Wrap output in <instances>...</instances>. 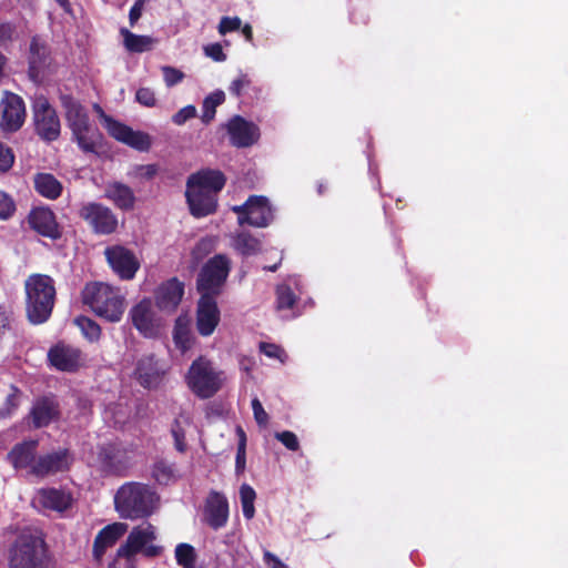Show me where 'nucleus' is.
Listing matches in <instances>:
<instances>
[{"mask_svg": "<svg viewBox=\"0 0 568 568\" xmlns=\"http://www.w3.org/2000/svg\"><path fill=\"white\" fill-rule=\"evenodd\" d=\"M184 295V283L178 277L163 282L155 292V304L162 311H175Z\"/></svg>", "mask_w": 568, "mask_h": 568, "instance_id": "obj_25", "label": "nucleus"}, {"mask_svg": "<svg viewBox=\"0 0 568 568\" xmlns=\"http://www.w3.org/2000/svg\"><path fill=\"white\" fill-rule=\"evenodd\" d=\"M186 203L194 217H204L215 213L217 209V194L186 186Z\"/></svg>", "mask_w": 568, "mask_h": 568, "instance_id": "obj_24", "label": "nucleus"}, {"mask_svg": "<svg viewBox=\"0 0 568 568\" xmlns=\"http://www.w3.org/2000/svg\"><path fill=\"white\" fill-rule=\"evenodd\" d=\"M151 476L158 484L169 485L176 479L175 464L159 459L152 466Z\"/></svg>", "mask_w": 568, "mask_h": 568, "instance_id": "obj_36", "label": "nucleus"}, {"mask_svg": "<svg viewBox=\"0 0 568 568\" xmlns=\"http://www.w3.org/2000/svg\"><path fill=\"white\" fill-rule=\"evenodd\" d=\"M105 197L111 200L116 207L123 211L132 210L135 203L132 189L121 182L110 183L105 187Z\"/></svg>", "mask_w": 568, "mask_h": 568, "instance_id": "obj_32", "label": "nucleus"}, {"mask_svg": "<svg viewBox=\"0 0 568 568\" xmlns=\"http://www.w3.org/2000/svg\"><path fill=\"white\" fill-rule=\"evenodd\" d=\"M191 392L201 399L213 397L223 386V372L204 356L194 359L185 375Z\"/></svg>", "mask_w": 568, "mask_h": 568, "instance_id": "obj_4", "label": "nucleus"}, {"mask_svg": "<svg viewBox=\"0 0 568 568\" xmlns=\"http://www.w3.org/2000/svg\"><path fill=\"white\" fill-rule=\"evenodd\" d=\"M24 291L27 318L34 325L45 323L55 303L54 280L47 274H31L24 282Z\"/></svg>", "mask_w": 568, "mask_h": 568, "instance_id": "obj_2", "label": "nucleus"}, {"mask_svg": "<svg viewBox=\"0 0 568 568\" xmlns=\"http://www.w3.org/2000/svg\"><path fill=\"white\" fill-rule=\"evenodd\" d=\"M128 525L123 523H113L103 527L95 536L93 541V557L100 561L108 548L113 547L116 541L125 534Z\"/></svg>", "mask_w": 568, "mask_h": 568, "instance_id": "obj_28", "label": "nucleus"}, {"mask_svg": "<svg viewBox=\"0 0 568 568\" xmlns=\"http://www.w3.org/2000/svg\"><path fill=\"white\" fill-rule=\"evenodd\" d=\"M26 104L23 99L8 92L0 102V128L6 132H16L24 123Z\"/></svg>", "mask_w": 568, "mask_h": 568, "instance_id": "obj_13", "label": "nucleus"}, {"mask_svg": "<svg viewBox=\"0 0 568 568\" xmlns=\"http://www.w3.org/2000/svg\"><path fill=\"white\" fill-rule=\"evenodd\" d=\"M169 367L155 355H144L135 364L133 376L146 389H158L163 383Z\"/></svg>", "mask_w": 568, "mask_h": 568, "instance_id": "obj_12", "label": "nucleus"}, {"mask_svg": "<svg viewBox=\"0 0 568 568\" xmlns=\"http://www.w3.org/2000/svg\"><path fill=\"white\" fill-rule=\"evenodd\" d=\"M29 416L34 428L47 427L59 418V404L53 396L39 397L34 400Z\"/></svg>", "mask_w": 568, "mask_h": 568, "instance_id": "obj_26", "label": "nucleus"}, {"mask_svg": "<svg viewBox=\"0 0 568 568\" xmlns=\"http://www.w3.org/2000/svg\"><path fill=\"white\" fill-rule=\"evenodd\" d=\"M196 116V108L192 104H189L181 110H179L172 116V122L176 125H183L186 121Z\"/></svg>", "mask_w": 568, "mask_h": 568, "instance_id": "obj_53", "label": "nucleus"}, {"mask_svg": "<svg viewBox=\"0 0 568 568\" xmlns=\"http://www.w3.org/2000/svg\"><path fill=\"white\" fill-rule=\"evenodd\" d=\"M104 256L113 273L123 281L133 280L141 266L135 253L120 244L105 247Z\"/></svg>", "mask_w": 568, "mask_h": 568, "instance_id": "obj_11", "label": "nucleus"}, {"mask_svg": "<svg viewBox=\"0 0 568 568\" xmlns=\"http://www.w3.org/2000/svg\"><path fill=\"white\" fill-rule=\"evenodd\" d=\"M28 224L38 234L51 240H58L62 235L55 214L49 207L32 209L28 215Z\"/></svg>", "mask_w": 568, "mask_h": 568, "instance_id": "obj_20", "label": "nucleus"}, {"mask_svg": "<svg viewBox=\"0 0 568 568\" xmlns=\"http://www.w3.org/2000/svg\"><path fill=\"white\" fill-rule=\"evenodd\" d=\"M51 366L61 372H75L82 365V351L78 347L59 342L48 352Z\"/></svg>", "mask_w": 568, "mask_h": 568, "instance_id": "obj_16", "label": "nucleus"}, {"mask_svg": "<svg viewBox=\"0 0 568 568\" xmlns=\"http://www.w3.org/2000/svg\"><path fill=\"white\" fill-rule=\"evenodd\" d=\"M204 53L215 62H223L226 60V54L219 42L205 45Z\"/></svg>", "mask_w": 568, "mask_h": 568, "instance_id": "obj_57", "label": "nucleus"}, {"mask_svg": "<svg viewBox=\"0 0 568 568\" xmlns=\"http://www.w3.org/2000/svg\"><path fill=\"white\" fill-rule=\"evenodd\" d=\"M159 501V495L148 484L130 481L123 484L114 496L116 511L124 519H143L151 516Z\"/></svg>", "mask_w": 568, "mask_h": 568, "instance_id": "obj_3", "label": "nucleus"}, {"mask_svg": "<svg viewBox=\"0 0 568 568\" xmlns=\"http://www.w3.org/2000/svg\"><path fill=\"white\" fill-rule=\"evenodd\" d=\"M28 64L29 78L33 82L39 83L50 64V50L39 37H32L30 41Z\"/></svg>", "mask_w": 568, "mask_h": 568, "instance_id": "obj_23", "label": "nucleus"}, {"mask_svg": "<svg viewBox=\"0 0 568 568\" xmlns=\"http://www.w3.org/2000/svg\"><path fill=\"white\" fill-rule=\"evenodd\" d=\"M136 101L144 106H154L156 103L155 94L150 88H140L135 93Z\"/></svg>", "mask_w": 568, "mask_h": 568, "instance_id": "obj_56", "label": "nucleus"}, {"mask_svg": "<svg viewBox=\"0 0 568 568\" xmlns=\"http://www.w3.org/2000/svg\"><path fill=\"white\" fill-rule=\"evenodd\" d=\"M71 131L72 140L84 153H97L101 145L102 133L99 128L89 121L82 125L73 128Z\"/></svg>", "mask_w": 568, "mask_h": 568, "instance_id": "obj_30", "label": "nucleus"}, {"mask_svg": "<svg viewBox=\"0 0 568 568\" xmlns=\"http://www.w3.org/2000/svg\"><path fill=\"white\" fill-rule=\"evenodd\" d=\"M162 73L164 82L169 88L180 83L184 79V73L181 70L170 65L162 67Z\"/></svg>", "mask_w": 568, "mask_h": 568, "instance_id": "obj_52", "label": "nucleus"}, {"mask_svg": "<svg viewBox=\"0 0 568 568\" xmlns=\"http://www.w3.org/2000/svg\"><path fill=\"white\" fill-rule=\"evenodd\" d=\"M105 128L113 139L138 151H148L151 148V139L149 134L141 131H134L126 124L121 123L111 116H105Z\"/></svg>", "mask_w": 568, "mask_h": 568, "instance_id": "obj_14", "label": "nucleus"}, {"mask_svg": "<svg viewBox=\"0 0 568 568\" xmlns=\"http://www.w3.org/2000/svg\"><path fill=\"white\" fill-rule=\"evenodd\" d=\"M296 303V295L287 285H280L276 288V310H291Z\"/></svg>", "mask_w": 568, "mask_h": 568, "instance_id": "obj_43", "label": "nucleus"}, {"mask_svg": "<svg viewBox=\"0 0 568 568\" xmlns=\"http://www.w3.org/2000/svg\"><path fill=\"white\" fill-rule=\"evenodd\" d=\"M220 323L216 297L200 296L196 308V328L200 335L210 336Z\"/></svg>", "mask_w": 568, "mask_h": 568, "instance_id": "obj_21", "label": "nucleus"}, {"mask_svg": "<svg viewBox=\"0 0 568 568\" xmlns=\"http://www.w3.org/2000/svg\"><path fill=\"white\" fill-rule=\"evenodd\" d=\"M175 560L182 568H195L197 555L194 547L186 542H181L175 547Z\"/></svg>", "mask_w": 568, "mask_h": 568, "instance_id": "obj_41", "label": "nucleus"}, {"mask_svg": "<svg viewBox=\"0 0 568 568\" xmlns=\"http://www.w3.org/2000/svg\"><path fill=\"white\" fill-rule=\"evenodd\" d=\"M98 462L102 473L125 476L132 466L131 450L121 442H109L99 446Z\"/></svg>", "mask_w": 568, "mask_h": 568, "instance_id": "obj_8", "label": "nucleus"}, {"mask_svg": "<svg viewBox=\"0 0 568 568\" xmlns=\"http://www.w3.org/2000/svg\"><path fill=\"white\" fill-rule=\"evenodd\" d=\"M93 108H94V110H95L98 113H100V115H101V116H103V118L105 119V116H106V115L104 114V112H103L102 108H101L98 103H95V104L93 105Z\"/></svg>", "mask_w": 568, "mask_h": 568, "instance_id": "obj_64", "label": "nucleus"}, {"mask_svg": "<svg viewBox=\"0 0 568 568\" xmlns=\"http://www.w3.org/2000/svg\"><path fill=\"white\" fill-rule=\"evenodd\" d=\"M163 548L161 546L149 545L146 544L144 548L140 551L148 558H154L162 554Z\"/></svg>", "mask_w": 568, "mask_h": 568, "instance_id": "obj_61", "label": "nucleus"}, {"mask_svg": "<svg viewBox=\"0 0 568 568\" xmlns=\"http://www.w3.org/2000/svg\"><path fill=\"white\" fill-rule=\"evenodd\" d=\"M275 438L281 442L288 450L296 452L300 448L298 438L291 430L275 433Z\"/></svg>", "mask_w": 568, "mask_h": 568, "instance_id": "obj_51", "label": "nucleus"}, {"mask_svg": "<svg viewBox=\"0 0 568 568\" xmlns=\"http://www.w3.org/2000/svg\"><path fill=\"white\" fill-rule=\"evenodd\" d=\"M225 94L222 90H216L210 93L202 103L201 121L204 124H210L216 114V108L224 103Z\"/></svg>", "mask_w": 568, "mask_h": 568, "instance_id": "obj_37", "label": "nucleus"}, {"mask_svg": "<svg viewBox=\"0 0 568 568\" xmlns=\"http://www.w3.org/2000/svg\"><path fill=\"white\" fill-rule=\"evenodd\" d=\"M241 26L242 20L239 17L224 16L220 20V23L217 26V32L221 36H225L230 32L240 30Z\"/></svg>", "mask_w": 568, "mask_h": 568, "instance_id": "obj_47", "label": "nucleus"}, {"mask_svg": "<svg viewBox=\"0 0 568 568\" xmlns=\"http://www.w3.org/2000/svg\"><path fill=\"white\" fill-rule=\"evenodd\" d=\"M123 37V43L129 52L142 53L152 49L154 39L150 36H140L129 31L125 28L120 30Z\"/></svg>", "mask_w": 568, "mask_h": 568, "instance_id": "obj_35", "label": "nucleus"}, {"mask_svg": "<svg viewBox=\"0 0 568 568\" xmlns=\"http://www.w3.org/2000/svg\"><path fill=\"white\" fill-rule=\"evenodd\" d=\"M242 34L244 36L245 40L250 43L253 42V28L250 23H245L243 27L241 26Z\"/></svg>", "mask_w": 568, "mask_h": 568, "instance_id": "obj_63", "label": "nucleus"}, {"mask_svg": "<svg viewBox=\"0 0 568 568\" xmlns=\"http://www.w3.org/2000/svg\"><path fill=\"white\" fill-rule=\"evenodd\" d=\"M74 324L90 343H95L101 338V326L94 320L80 315L74 318Z\"/></svg>", "mask_w": 568, "mask_h": 568, "instance_id": "obj_39", "label": "nucleus"}, {"mask_svg": "<svg viewBox=\"0 0 568 568\" xmlns=\"http://www.w3.org/2000/svg\"><path fill=\"white\" fill-rule=\"evenodd\" d=\"M203 515L210 528L214 530L223 528L229 520V501L225 495L211 490L205 500Z\"/></svg>", "mask_w": 568, "mask_h": 568, "instance_id": "obj_18", "label": "nucleus"}, {"mask_svg": "<svg viewBox=\"0 0 568 568\" xmlns=\"http://www.w3.org/2000/svg\"><path fill=\"white\" fill-rule=\"evenodd\" d=\"M155 528L151 524L145 526H136L132 528L126 537V540L116 550V556L120 558L130 559L139 554L146 544L155 540Z\"/></svg>", "mask_w": 568, "mask_h": 568, "instance_id": "obj_22", "label": "nucleus"}, {"mask_svg": "<svg viewBox=\"0 0 568 568\" xmlns=\"http://www.w3.org/2000/svg\"><path fill=\"white\" fill-rule=\"evenodd\" d=\"M251 405L256 424L261 427H265L268 424V415L264 410L262 403L257 397H254Z\"/></svg>", "mask_w": 568, "mask_h": 568, "instance_id": "obj_54", "label": "nucleus"}, {"mask_svg": "<svg viewBox=\"0 0 568 568\" xmlns=\"http://www.w3.org/2000/svg\"><path fill=\"white\" fill-rule=\"evenodd\" d=\"M33 125L36 133L45 142H53L61 133V122L55 109L44 95L37 97L33 105Z\"/></svg>", "mask_w": 568, "mask_h": 568, "instance_id": "obj_7", "label": "nucleus"}, {"mask_svg": "<svg viewBox=\"0 0 568 568\" xmlns=\"http://www.w3.org/2000/svg\"><path fill=\"white\" fill-rule=\"evenodd\" d=\"M230 142L236 148H248L257 142L260 130L257 125L241 115H234L227 123Z\"/></svg>", "mask_w": 568, "mask_h": 568, "instance_id": "obj_19", "label": "nucleus"}, {"mask_svg": "<svg viewBox=\"0 0 568 568\" xmlns=\"http://www.w3.org/2000/svg\"><path fill=\"white\" fill-rule=\"evenodd\" d=\"M45 544L31 534H21L9 549L10 568H45Z\"/></svg>", "mask_w": 568, "mask_h": 568, "instance_id": "obj_6", "label": "nucleus"}, {"mask_svg": "<svg viewBox=\"0 0 568 568\" xmlns=\"http://www.w3.org/2000/svg\"><path fill=\"white\" fill-rule=\"evenodd\" d=\"M233 211L239 214L241 225L254 227H266L274 217L268 200L262 195H251L244 204L234 206Z\"/></svg>", "mask_w": 568, "mask_h": 568, "instance_id": "obj_10", "label": "nucleus"}, {"mask_svg": "<svg viewBox=\"0 0 568 568\" xmlns=\"http://www.w3.org/2000/svg\"><path fill=\"white\" fill-rule=\"evenodd\" d=\"M33 183L34 190L49 200L58 199L63 190L61 182L51 173H37Z\"/></svg>", "mask_w": 568, "mask_h": 568, "instance_id": "obj_34", "label": "nucleus"}, {"mask_svg": "<svg viewBox=\"0 0 568 568\" xmlns=\"http://www.w3.org/2000/svg\"><path fill=\"white\" fill-rule=\"evenodd\" d=\"M264 559L267 564H272V568H286V566L280 560V558L270 551H266L264 554Z\"/></svg>", "mask_w": 568, "mask_h": 568, "instance_id": "obj_62", "label": "nucleus"}, {"mask_svg": "<svg viewBox=\"0 0 568 568\" xmlns=\"http://www.w3.org/2000/svg\"><path fill=\"white\" fill-rule=\"evenodd\" d=\"M17 33V28L12 22L0 23V47H6L11 42Z\"/></svg>", "mask_w": 568, "mask_h": 568, "instance_id": "obj_55", "label": "nucleus"}, {"mask_svg": "<svg viewBox=\"0 0 568 568\" xmlns=\"http://www.w3.org/2000/svg\"><path fill=\"white\" fill-rule=\"evenodd\" d=\"M225 183L226 178L222 171L202 169L187 178L186 186L219 194L225 186Z\"/></svg>", "mask_w": 568, "mask_h": 568, "instance_id": "obj_27", "label": "nucleus"}, {"mask_svg": "<svg viewBox=\"0 0 568 568\" xmlns=\"http://www.w3.org/2000/svg\"><path fill=\"white\" fill-rule=\"evenodd\" d=\"M230 272L231 260L225 254H216L209 258L196 277V290L200 296L221 295Z\"/></svg>", "mask_w": 568, "mask_h": 568, "instance_id": "obj_5", "label": "nucleus"}, {"mask_svg": "<svg viewBox=\"0 0 568 568\" xmlns=\"http://www.w3.org/2000/svg\"><path fill=\"white\" fill-rule=\"evenodd\" d=\"M59 100L64 110L65 121L70 130L91 121L85 106L72 94L61 92Z\"/></svg>", "mask_w": 568, "mask_h": 568, "instance_id": "obj_31", "label": "nucleus"}, {"mask_svg": "<svg viewBox=\"0 0 568 568\" xmlns=\"http://www.w3.org/2000/svg\"><path fill=\"white\" fill-rule=\"evenodd\" d=\"M239 435L240 439L235 457V471L236 474H242L245 470L246 465V436L241 427H239Z\"/></svg>", "mask_w": 568, "mask_h": 568, "instance_id": "obj_45", "label": "nucleus"}, {"mask_svg": "<svg viewBox=\"0 0 568 568\" xmlns=\"http://www.w3.org/2000/svg\"><path fill=\"white\" fill-rule=\"evenodd\" d=\"M252 83L251 78L246 73H240L236 79H234L230 87L229 91L232 95L240 98L243 91L248 88Z\"/></svg>", "mask_w": 568, "mask_h": 568, "instance_id": "obj_50", "label": "nucleus"}, {"mask_svg": "<svg viewBox=\"0 0 568 568\" xmlns=\"http://www.w3.org/2000/svg\"><path fill=\"white\" fill-rule=\"evenodd\" d=\"M260 351L265 356H267L270 358L278 359L282 363H284L287 357L285 351L281 346L273 344V343L262 342L260 344Z\"/></svg>", "mask_w": 568, "mask_h": 568, "instance_id": "obj_49", "label": "nucleus"}, {"mask_svg": "<svg viewBox=\"0 0 568 568\" xmlns=\"http://www.w3.org/2000/svg\"><path fill=\"white\" fill-rule=\"evenodd\" d=\"M39 501L43 508L64 511L71 506L72 497L61 489L43 488L39 491Z\"/></svg>", "mask_w": 568, "mask_h": 568, "instance_id": "obj_33", "label": "nucleus"}, {"mask_svg": "<svg viewBox=\"0 0 568 568\" xmlns=\"http://www.w3.org/2000/svg\"><path fill=\"white\" fill-rule=\"evenodd\" d=\"M21 394V390L16 385L10 386V393L0 407V419L10 417L12 413L19 407Z\"/></svg>", "mask_w": 568, "mask_h": 568, "instance_id": "obj_42", "label": "nucleus"}, {"mask_svg": "<svg viewBox=\"0 0 568 568\" xmlns=\"http://www.w3.org/2000/svg\"><path fill=\"white\" fill-rule=\"evenodd\" d=\"M72 460L73 458L69 449H59L40 456L34 465H32L31 474L43 478L57 473H63L69 470Z\"/></svg>", "mask_w": 568, "mask_h": 568, "instance_id": "obj_17", "label": "nucleus"}, {"mask_svg": "<svg viewBox=\"0 0 568 568\" xmlns=\"http://www.w3.org/2000/svg\"><path fill=\"white\" fill-rule=\"evenodd\" d=\"M81 301L95 316L109 323H119L126 308L121 288L104 282H89L81 291Z\"/></svg>", "mask_w": 568, "mask_h": 568, "instance_id": "obj_1", "label": "nucleus"}, {"mask_svg": "<svg viewBox=\"0 0 568 568\" xmlns=\"http://www.w3.org/2000/svg\"><path fill=\"white\" fill-rule=\"evenodd\" d=\"M130 318L134 328L144 337L153 338L159 334V324L155 318L152 302L143 298L130 310Z\"/></svg>", "mask_w": 568, "mask_h": 568, "instance_id": "obj_15", "label": "nucleus"}, {"mask_svg": "<svg viewBox=\"0 0 568 568\" xmlns=\"http://www.w3.org/2000/svg\"><path fill=\"white\" fill-rule=\"evenodd\" d=\"M234 247L242 255L251 256L261 251V241L248 232H241L234 237Z\"/></svg>", "mask_w": 568, "mask_h": 568, "instance_id": "obj_38", "label": "nucleus"}, {"mask_svg": "<svg viewBox=\"0 0 568 568\" xmlns=\"http://www.w3.org/2000/svg\"><path fill=\"white\" fill-rule=\"evenodd\" d=\"M79 216L97 235H110L118 230V216L110 207L101 203H84L79 210Z\"/></svg>", "mask_w": 568, "mask_h": 568, "instance_id": "obj_9", "label": "nucleus"}, {"mask_svg": "<svg viewBox=\"0 0 568 568\" xmlns=\"http://www.w3.org/2000/svg\"><path fill=\"white\" fill-rule=\"evenodd\" d=\"M240 499L242 505V511L245 519L251 520L255 516V499L256 493L248 484H242L240 487Z\"/></svg>", "mask_w": 568, "mask_h": 568, "instance_id": "obj_40", "label": "nucleus"}, {"mask_svg": "<svg viewBox=\"0 0 568 568\" xmlns=\"http://www.w3.org/2000/svg\"><path fill=\"white\" fill-rule=\"evenodd\" d=\"M158 173V165L156 164H141L136 165L134 168V174L138 178L151 180L153 179Z\"/></svg>", "mask_w": 568, "mask_h": 568, "instance_id": "obj_59", "label": "nucleus"}, {"mask_svg": "<svg viewBox=\"0 0 568 568\" xmlns=\"http://www.w3.org/2000/svg\"><path fill=\"white\" fill-rule=\"evenodd\" d=\"M14 162V155L9 148L0 143V172L10 170Z\"/></svg>", "mask_w": 568, "mask_h": 568, "instance_id": "obj_58", "label": "nucleus"}, {"mask_svg": "<svg viewBox=\"0 0 568 568\" xmlns=\"http://www.w3.org/2000/svg\"><path fill=\"white\" fill-rule=\"evenodd\" d=\"M14 212L16 203L13 199L4 191H0V220L10 219Z\"/></svg>", "mask_w": 568, "mask_h": 568, "instance_id": "obj_48", "label": "nucleus"}, {"mask_svg": "<svg viewBox=\"0 0 568 568\" xmlns=\"http://www.w3.org/2000/svg\"><path fill=\"white\" fill-rule=\"evenodd\" d=\"M171 434L174 439V447L178 452L186 450L185 430L179 418H175L171 426Z\"/></svg>", "mask_w": 568, "mask_h": 568, "instance_id": "obj_46", "label": "nucleus"}, {"mask_svg": "<svg viewBox=\"0 0 568 568\" xmlns=\"http://www.w3.org/2000/svg\"><path fill=\"white\" fill-rule=\"evenodd\" d=\"M37 439L23 440L16 444L8 453V460L16 469H27L31 474L32 465L37 462Z\"/></svg>", "mask_w": 568, "mask_h": 568, "instance_id": "obj_29", "label": "nucleus"}, {"mask_svg": "<svg viewBox=\"0 0 568 568\" xmlns=\"http://www.w3.org/2000/svg\"><path fill=\"white\" fill-rule=\"evenodd\" d=\"M144 0H136L129 11L130 26L134 27L138 20L141 18L143 10Z\"/></svg>", "mask_w": 568, "mask_h": 568, "instance_id": "obj_60", "label": "nucleus"}, {"mask_svg": "<svg viewBox=\"0 0 568 568\" xmlns=\"http://www.w3.org/2000/svg\"><path fill=\"white\" fill-rule=\"evenodd\" d=\"M173 341L182 353L189 351L192 346L193 339L190 329L185 325L176 324L173 332Z\"/></svg>", "mask_w": 568, "mask_h": 568, "instance_id": "obj_44", "label": "nucleus"}]
</instances>
